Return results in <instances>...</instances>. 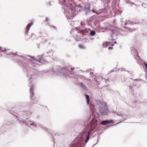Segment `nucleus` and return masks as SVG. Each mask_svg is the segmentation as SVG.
Listing matches in <instances>:
<instances>
[{"label":"nucleus","instance_id":"obj_1","mask_svg":"<svg viewBox=\"0 0 147 147\" xmlns=\"http://www.w3.org/2000/svg\"><path fill=\"white\" fill-rule=\"evenodd\" d=\"M34 88L31 87L30 89V97H31V103L32 104H34L36 103L38 101V98H35L34 96V94L33 93Z\"/></svg>","mask_w":147,"mask_h":147},{"label":"nucleus","instance_id":"obj_2","mask_svg":"<svg viewBox=\"0 0 147 147\" xmlns=\"http://www.w3.org/2000/svg\"><path fill=\"white\" fill-rule=\"evenodd\" d=\"M100 112L102 115H107L108 113L109 110L107 107L105 106L102 108L100 110Z\"/></svg>","mask_w":147,"mask_h":147},{"label":"nucleus","instance_id":"obj_3","mask_svg":"<svg viewBox=\"0 0 147 147\" xmlns=\"http://www.w3.org/2000/svg\"><path fill=\"white\" fill-rule=\"evenodd\" d=\"M114 35V34H111V36H110V38H109L110 41L109 42H106L103 44V46L104 47H107L110 45L111 42L114 40L115 39L113 38Z\"/></svg>","mask_w":147,"mask_h":147},{"label":"nucleus","instance_id":"obj_4","mask_svg":"<svg viewBox=\"0 0 147 147\" xmlns=\"http://www.w3.org/2000/svg\"><path fill=\"white\" fill-rule=\"evenodd\" d=\"M97 125V121L95 119H92L91 121L90 129L92 130H93Z\"/></svg>","mask_w":147,"mask_h":147},{"label":"nucleus","instance_id":"obj_5","mask_svg":"<svg viewBox=\"0 0 147 147\" xmlns=\"http://www.w3.org/2000/svg\"><path fill=\"white\" fill-rule=\"evenodd\" d=\"M113 123V121L112 120H110L108 121L106 120L105 121H103L100 124L102 125H105L107 124H109L110 123Z\"/></svg>","mask_w":147,"mask_h":147},{"label":"nucleus","instance_id":"obj_6","mask_svg":"<svg viewBox=\"0 0 147 147\" xmlns=\"http://www.w3.org/2000/svg\"><path fill=\"white\" fill-rule=\"evenodd\" d=\"M83 140L82 139L78 140L77 144V147H82L83 145Z\"/></svg>","mask_w":147,"mask_h":147},{"label":"nucleus","instance_id":"obj_7","mask_svg":"<svg viewBox=\"0 0 147 147\" xmlns=\"http://www.w3.org/2000/svg\"><path fill=\"white\" fill-rule=\"evenodd\" d=\"M32 24L33 23L31 22L28 24V25L27 26L26 30V33L28 32V31L29 30L30 27Z\"/></svg>","mask_w":147,"mask_h":147},{"label":"nucleus","instance_id":"obj_8","mask_svg":"<svg viewBox=\"0 0 147 147\" xmlns=\"http://www.w3.org/2000/svg\"><path fill=\"white\" fill-rule=\"evenodd\" d=\"M90 133L89 131L88 132V134L86 135V139L85 140V142L86 143L87 142L90 137Z\"/></svg>","mask_w":147,"mask_h":147},{"label":"nucleus","instance_id":"obj_9","mask_svg":"<svg viewBox=\"0 0 147 147\" xmlns=\"http://www.w3.org/2000/svg\"><path fill=\"white\" fill-rule=\"evenodd\" d=\"M125 28H127L129 32H131L132 31H134L135 29L134 28H129L127 27V26H125L124 27Z\"/></svg>","mask_w":147,"mask_h":147},{"label":"nucleus","instance_id":"obj_10","mask_svg":"<svg viewBox=\"0 0 147 147\" xmlns=\"http://www.w3.org/2000/svg\"><path fill=\"white\" fill-rule=\"evenodd\" d=\"M85 96H86V100H87V103L88 105H89V100H90L89 96L87 94H85Z\"/></svg>","mask_w":147,"mask_h":147},{"label":"nucleus","instance_id":"obj_11","mask_svg":"<svg viewBox=\"0 0 147 147\" xmlns=\"http://www.w3.org/2000/svg\"><path fill=\"white\" fill-rule=\"evenodd\" d=\"M86 32V30H82L80 32V33L81 34H84V33Z\"/></svg>","mask_w":147,"mask_h":147},{"label":"nucleus","instance_id":"obj_12","mask_svg":"<svg viewBox=\"0 0 147 147\" xmlns=\"http://www.w3.org/2000/svg\"><path fill=\"white\" fill-rule=\"evenodd\" d=\"M95 34V32L93 31L92 30L90 32V34L92 36H93Z\"/></svg>","mask_w":147,"mask_h":147},{"label":"nucleus","instance_id":"obj_13","mask_svg":"<svg viewBox=\"0 0 147 147\" xmlns=\"http://www.w3.org/2000/svg\"><path fill=\"white\" fill-rule=\"evenodd\" d=\"M37 61L39 62L40 63H44L45 61L42 59H40L39 60H36Z\"/></svg>","mask_w":147,"mask_h":147},{"label":"nucleus","instance_id":"obj_14","mask_svg":"<svg viewBox=\"0 0 147 147\" xmlns=\"http://www.w3.org/2000/svg\"><path fill=\"white\" fill-rule=\"evenodd\" d=\"M79 47L80 48L83 49L84 48V46L82 45H79Z\"/></svg>","mask_w":147,"mask_h":147},{"label":"nucleus","instance_id":"obj_15","mask_svg":"<svg viewBox=\"0 0 147 147\" xmlns=\"http://www.w3.org/2000/svg\"><path fill=\"white\" fill-rule=\"evenodd\" d=\"M144 66H145V67H146V68L147 69V64L146 63H145L144 64Z\"/></svg>","mask_w":147,"mask_h":147},{"label":"nucleus","instance_id":"obj_16","mask_svg":"<svg viewBox=\"0 0 147 147\" xmlns=\"http://www.w3.org/2000/svg\"><path fill=\"white\" fill-rule=\"evenodd\" d=\"M108 49H112V47H109L108 48Z\"/></svg>","mask_w":147,"mask_h":147},{"label":"nucleus","instance_id":"obj_17","mask_svg":"<svg viewBox=\"0 0 147 147\" xmlns=\"http://www.w3.org/2000/svg\"><path fill=\"white\" fill-rule=\"evenodd\" d=\"M0 51H3V50H1V47H0Z\"/></svg>","mask_w":147,"mask_h":147},{"label":"nucleus","instance_id":"obj_18","mask_svg":"<svg viewBox=\"0 0 147 147\" xmlns=\"http://www.w3.org/2000/svg\"><path fill=\"white\" fill-rule=\"evenodd\" d=\"M74 69V68H71V70H72V71Z\"/></svg>","mask_w":147,"mask_h":147},{"label":"nucleus","instance_id":"obj_19","mask_svg":"<svg viewBox=\"0 0 147 147\" xmlns=\"http://www.w3.org/2000/svg\"><path fill=\"white\" fill-rule=\"evenodd\" d=\"M46 20L45 21L46 22V21H48V18H46Z\"/></svg>","mask_w":147,"mask_h":147},{"label":"nucleus","instance_id":"obj_20","mask_svg":"<svg viewBox=\"0 0 147 147\" xmlns=\"http://www.w3.org/2000/svg\"><path fill=\"white\" fill-rule=\"evenodd\" d=\"M114 42V44H115L116 43V41H115Z\"/></svg>","mask_w":147,"mask_h":147},{"label":"nucleus","instance_id":"obj_21","mask_svg":"<svg viewBox=\"0 0 147 147\" xmlns=\"http://www.w3.org/2000/svg\"><path fill=\"white\" fill-rule=\"evenodd\" d=\"M69 5H72V4H71V3H70V4H69Z\"/></svg>","mask_w":147,"mask_h":147},{"label":"nucleus","instance_id":"obj_22","mask_svg":"<svg viewBox=\"0 0 147 147\" xmlns=\"http://www.w3.org/2000/svg\"><path fill=\"white\" fill-rule=\"evenodd\" d=\"M81 24L82 25V22H81Z\"/></svg>","mask_w":147,"mask_h":147}]
</instances>
